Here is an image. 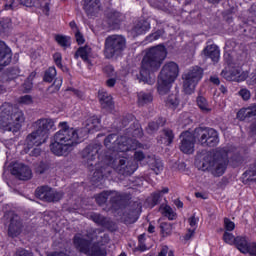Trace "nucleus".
<instances>
[{
  "label": "nucleus",
  "instance_id": "obj_48",
  "mask_svg": "<svg viewBox=\"0 0 256 256\" xmlns=\"http://www.w3.org/2000/svg\"><path fill=\"white\" fill-rule=\"evenodd\" d=\"M235 236L229 232H224L223 234V241L226 242L228 245H235Z\"/></svg>",
  "mask_w": 256,
  "mask_h": 256
},
{
  "label": "nucleus",
  "instance_id": "obj_16",
  "mask_svg": "<svg viewBox=\"0 0 256 256\" xmlns=\"http://www.w3.org/2000/svg\"><path fill=\"white\" fill-rule=\"evenodd\" d=\"M179 76V66L175 62H168L163 67L159 74V77L167 79L168 81L175 82Z\"/></svg>",
  "mask_w": 256,
  "mask_h": 256
},
{
  "label": "nucleus",
  "instance_id": "obj_49",
  "mask_svg": "<svg viewBox=\"0 0 256 256\" xmlns=\"http://www.w3.org/2000/svg\"><path fill=\"white\" fill-rule=\"evenodd\" d=\"M163 215H165V217H168L170 221H173V219H175V212L173 211V208L170 206H165L163 208Z\"/></svg>",
  "mask_w": 256,
  "mask_h": 256
},
{
  "label": "nucleus",
  "instance_id": "obj_15",
  "mask_svg": "<svg viewBox=\"0 0 256 256\" xmlns=\"http://www.w3.org/2000/svg\"><path fill=\"white\" fill-rule=\"evenodd\" d=\"M116 171L120 175H133L137 171V163L133 160H128L126 157L119 158Z\"/></svg>",
  "mask_w": 256,
  "mask_h": 256
},
{
  "label": "nucleus",
  "instance_id": "obj_5",
  "mask_svg": "<svg viewBox=\"0 0 256 256\" xmlns=\"http://www.w3.org/2000/svg\"><path fill=\"white\" fill-rule=\"evenodd\" d=\"M25 123V115L19 108H14L9 103L0 106V127L8 131L17 132Z\"/></svg>",
  "mask_w": 256,
  "mask_h": 256
},
{
  "label": "nucleus",
  "instance_id": "obj_33",
  "mask_svg": "<svg viewBox=\"0 0 256 256\" xmlns=\"http://www.w3.org/2000/svg\"><path fill=\"white\" fill-rule=\"evenodd\" d=\"M90 218L100 227H106V229H109V227H111V219L101 214L93 213L90 215Z\"/></svg>",
  "mask_w": 256,
  "mask_h": 256
},
{
  "label": "nucleus",
  "instance_id": "obj_22",
  "mask_svg": "<svg viewBox=\"0 0 256 256\" xmlns=\"http://www.w3.org/2000/svg\"><path fill=\"white\" fill-rule=\"evenodd\" d=\"M202 55L205 57V59H211L213 63H219L221 51L219 50L218 45L209 44L203 49Z\"/></svg>",
  "mask_w": 256,
  "mask_h": 256
},
{
  "label": "nucleus",
  "instance_id": "obj_28",
  "mask_svg": "<svg viewBox=\"0 0 256 256\" xmlns=\"http://www.w3.org/2000/svg\"><path fill=\"white\" fill-rule=\"evenodd\" d=\"M250 117H256V104H251L247 108H242L237 113V119H239V121H245V119H250Z\"/></svg>",
  "mask_w": 256,
  "mask_h": 256
},
{
  "label": "nucleus",
  "instance_id": "obj_27",
  "mask_svg": "<svg viewBox=\"0 0 256 256\" xmlns=\"http://www.w3.org/2000/svg\"><path fill=\"white\" fill-rule=\"evenodd\" d=\"M100 124L101 120L97 116H92L86 120V126L84 128H80V131H86V133H84V137H87L91 131H97Z\"/></svg>",
  "mask_w": 256,
  "mask_h": 256
},
{
  "label": "nucleus",
  "instance_id": "obj_46",
  "mask_svg": "<svg viewBox=\"0 0 256 256\" xmlns=\"http://www.w3.org/2000/svg\"><path fill=\"white\" fill-rule=\"evenodd\" d=\"M63 195V192H57L52 189L50 192L49 203H56L57 201H61V199H63Z\"/></svg>",
  "mask_w": 256,
  "mask_h": 256
},
{
  "label": "nucleus",
  "instance_id": "obj_7",
  "mask_svg": "<svg viewBox=\"0 0 256 256\" xmlns=\"http://www.w3.org/2000/svg\"><path fill=\"white\" fill-rule=\"evenodd\" d=\"M203 79V68L194 66L182 74L183 91L186 95H191L199 81Z\"/></svg>",
  "mask_w": 256,
  "mask_h": 256
},
{
  "label": "nucleus",
  "instance_id": "obj_47",
  "mask_svg": "<svg viewBox=\"0 0 256 256\" xmlns=\"http://www.w3.org/2000/svg\"><path fill=\"white\" fill-rule=\"evenodd\" d=\"M160 229H161L163 235H171V233L173 231V225H171V223L162 222L160 224Z\"/></svg>",
  "mask_w": 256,
  "mask_h": 256
},
{
  "label": "nucleus",
  "instance_id": "obj_40",
  "mask_svg": "<svg viewBox=\"0 0 256 256\" xmlns=\"http://www.w3.org/2000/svg\"><path fill=\"white\" fill-rule=\"evenodd\" d=\"M150 167L156 175H159L163 171V162L161 159L152 158L150 161Z\"/></svg>",
  "mask_w": 256,
  "mask_h": 256
},
{
  "label": "nucleus",
  "instance_id": "obj_35",
  "mask_svg": "<svg viewBox=\"0 0 256 256\" xmlns=\"http://www.w3.org/2000/svg\"><path fill=\"white\" fill-rule=\"evenodd\" d=\"M137 97V103L139 107H145V105L153 103V94L151 92H139Z\"/></svg>",
  "mask_w": 256,
  "mask_h": 256
},
{
  "label": "nucleus",
  "instance_id": "obj_2",
  "mask_svg": "<svg viewBox=\"0 0 256 256\" xmlns=\"http://www.w3.org/2000/svg\"><path fill=\"white\" fill-rule=\"evenodd\" d=\"M167 58V48L159 44L150 48L144 55L140 68V81L151 83V73L159 71Z\"/></svg>",
  "mask_w": 256,
  "mask_h": 256
},
{
  "label": "nucleus",
  "instance_id": "obj_37",
  "mask_svg": "<svg viewBox=\"0 0 256 256\" xmlns=\"http://www.w3.org/2000/svg\"><path fill=\"white\" fill-rule=\"evenodd\" d=\"M55 77H57V69H55V67H49L44 72L43 81H45V83H52Z\"/></svg>",
  "mask_w": 256,
  "mask_h": 256
},
{
  "label": "nucleus",
  "instance_id": "obj_21",
  "mask_svg": "<svg viewBox=\"0 0 256 256\" xmlns=\"http://www.w3.org/2000/svg\"><path fill=\"white\" fill-rule=\"evenodd\" d=\"M107 175H111V167L107 164H98L91 178L93 185L103 181V178L107 177Z\"/></svg>",
  "mask_w": 256,
  "mask_h": 256
},
{
  "label": "nucleus",
  "instance_id": "obj_56",
  "mask_svg": "<svg viewBox=\"0 0 256 256\" xmlns=\"http://www.w3.org/2000/svg\"><path fill=\"white\" fill-rule=\"evenodd\" d=\"M19 103L30 105V103H33V98L30 95L22 96L19 98Z\"/></svg>",
  "mask_w": 256,
  "mask_h": 256
},
{
  "label": "nucleus",
  "instance_id": "obj_63",
  "mask_svg": "<svg viewBox=\"0 0 256 256\" xmlns=\"http://www.w3.org/2000/svg\"><path fill=\"white\" fill-rule=\"evenodd\" d=\"M31 157H39L41 155V148L39 146H36L31 152H28Z\"/></svg>",
  "mask_w": 256,
  "mask_h": 256
},
{
  "label": "nucleus",
  "instance_id": "obj_8",
  "mask_svg": "<svg viewBox=\"0 0 256 256\" xmlns=\"http://www.w3.org/2000/svg\"><path fill=\"white\" fill-rule=\"evenodd\" d=\"M125 37L121 35H111L105 39L104 56L106 59H113L115 55H121L125 49Z\"/></svg>",
  "mask_w": 256,
  "mask_h": 256
},
{
  "label": "nucleus",
  "instance_id": "obj_6",
  "mask_svg": "<svg viewBox=\"0 0 256 256\" xmlns=\"http://www.w3.org/2000/svg\"><path fill=\"white\" fill-rule=\"evenodd\" d=\"M104 145L110 151L127 153V151H135V149H137V140H133L127 136L110 134L105 138Z\"/></svg>",
  "mask_w": 256,
  "mask_h": 256
},
{
  "label": "nucleus",
  "instance_id": "obj_41",
  "mask_svg": "<svg viewBox=\"0 0 256 256\" xmlns=\"http://www.w3.org/2000/svg\"><path fill=\"white\" fill-rule=\"evenodd\" d=\"M166 105L170 109H177L179 107V98L177 97V94H171L166 99Z\"/></svg>",
  "mask_w": 256,
  "mask_h": 256
},
{
  "label": "nucleus",
  "instance_id": "obj_54",
  "mask_svg": "<svg viewBox=\"0 0 256 256\" xmlns=\"http://www.w3.org/2000/svg\"><path fill=\"white\" fill-rule=\"evenodd\" d=\"M224 227L226 231H233L235 229V223L230 221L229 218H224Z\"/></svg>",
  "mask_w": 256,
  "mask_h": 256
},
{
  "label": "nucleus",
  "instance_id": "obj_12",
  "mask_svg": "<svg viewBox=\"0 0 256 256\" xmlns=\"http://www.w3.org/2000/svg\"><path fill=\"white\" fill-rule=\"evenodd\" d=\"M33 127L47 141L51 131H55V121L51 118H40L33 123Z\"/></svg>",
  "mask_w": 256,
  "mask_h": 256
},
{
  "label": "nucleus",
  "instance_id": "obj_53",
  "mask_svg": "<svg viewBox=\"0 0 256 256\" xmlns=\"http://www.w3.org/2000/svg\"><path fill=\"white\" fill-rule=\"evenodd\" d=\"M104 73L107 74L108 77H116L115 68L112 65H108L104 67Z\"/></svg>",
  "mask_w": 256,
  "mask_h": 256
},
{
  "label": "nucleus",
  "instance_id": "obj_20",
  "mask_svg": "<svg viewBox=\"0 0 256 256\" xmlns=\"http://www.w3.org/2000/svg\"><path fill=\"white\" fill-rule=\"evenodd\" d=\"M83 9L90 17H95L103 9L101 0H84Z\"/></svg>",
  "mask_w": 256,
  "mask_h": 256
},
{
  "label": "nucleus",
  "instance_id": "obj_60",
  "mask_svg": "<svg viewBox=\"0 0 256 256\" xmlns=\"http://www.w3.org/2000/svg\"><path fill=\"white\" fill-rule=\"evenodd\" d=\"M15 256H33V253L23 248H20L16 251Z\"/></svg>",
  "mask_w": 256,
  "mask_h": 256
},
{
  "label": "nucleus",
  "instance_id": "obj_23",
  "mask_svg": "<svg viewBox=\"0 0 256 256\" xmlns=\"http://www.w3.org/2000/svg\"><path fill=\"white\" fill-rule=\"evenodd\" d=\"M141 213V204L134 203L132 208L128 209L123 213V218L126 223H135L139 219Z\"/></svg>",
  "mask_w": 256,
  "mask_h": 256
},
{
  "label": "nucleus",
  "instance_id": "obj_34",
  "mask_svg": "<svg viewBox=\"0 0 256 256\" xmlns=\"http://www.w3.org/2000/svg\"><path fill=\"white\" fill-rule=\"evenodd\" d=\"M107 19H108V24L116 28L121 23V21H123L124 16L120 12L110 11L107 14Z\"/></svg>",
  "mask_w": 256,
  "mask_h": 256
},
{
  "label": "nucleus",
  "instance_id": "obj_32",
  "mask_svg": "<svg viewBox=\"0 0 256 256\" xmlns=\"http://www.w3.org/2000/svg\"><path fill=\"white\" fill-rule=\"evenodd\" d=\"M173 81L167 80V78L158 77V93L159 95H167L168 91H171V85Z\"/></svg>",
  "mask_w": 256,
  "mask_h": 256
},
{
  "label": "nucleus",
  "instance_id": "obj_62",
  "mask_svg": "<svg viewBox=\"0 0 256 256\" xmlns=\"http://www.w3.org/2000/svg\"><path fill=\"white\" fill-rule=\"evenodd\" d=\"M23 89L25 93H29V91L33 89V82H31L30 80H26L23 84Z\"/></svg>",
  "mask_w": 256,
  "mask_h": 256
},
{
  "label": "nucleus",
  "instance_id": "obj_13",
  "mask_svg": "<svg viewBox=\"0 0 256 256\" xmlns=\"http://www.w3.org/2000/svg\"><path fill=\"white\" fill-rule=\"evenodd\" d=\"M131 200V196L129 194L121 193L118 191L110 190V199L109 203L115 211H119V209H123L129 205V201Z\"/></svg>",
  "mask_w": 256,
  "mask_h": 256
},
{
  "label": "nucleus",
  "instance_id": "obj_17",
  "mask_svg": "<svg viewBox=\"0 0 256 256\" xmlns=\"http://www.w3.org/2000/svg\"><path fill=\"white\" fill-rule=\"evenodd\" d=\"M11 174L17 177V179H20V181H29L33 177L31 168L23 163L15 164L11 170Z\"/></svg>",
  "mask_w": 256,
  "mask_h": 256
},
{
  "label": "nucleus",
  "instance_id": "obj_1",
  "mask_svg": "<svg viewBox=\"0 0 256 256\" xmlns=\"http://www.w3.org/2000/svg\"><path fill=\"white\" fill-rule=\"evenodd\" d=\"M58 127L60 130L54 134V142L50 144V150L57 157H67L74 151L75 146L83 141L87 131L70 127L67 122H60Z\"/></svg>",
  "mask_w": 256,
  "mask_h": 256
},
{
  "label": "nucleus",
  "instance_id": "obj_14",
  "mask_svg": "<svg viewBox=\"0 0 256 256\" xmlns=\"http://www.w3.org/2000/svg\"><path fill=\"white\" fill-rule=\"evenodd\" d=\"M180 139V151H182V153L191 154L195 151V141L197 139V137H195V132H183L180 135Z\"/></svg>",
  "mask_w": 256,
  "mask_h": 256
},
{
  "label": "nucleus",
  "instance_id": "obj_51",
  "mask_svg": "<svg viewBox=\"0 0 256 256\" xmlns=\"http://www.w3.org/2000/svg\"><path fill=\"white\" fill-rule=\"evenodd\" d=\"M35 169L36 173H38L39 175H43V173H45V171L49 169V165H47V163L45 162H40L39 164H37Z\"/></svg>",
  "mask_w": 256,
  "mask_h": 256
},
{
  "label": "nucleus",
  "instance_id": "obj_10",
  "mask_svg": "<svg viewBox=\"0 0 256 256\" xmlns=\"http://www.w3.org/2000/svg\"><path fill=\"white\" fill-rule=\"evenodd\" d=\"M99 151H101V144L94 143L86 146L81 152L82 161L90 171L93 169V163H95Z\"/></svg>",
  "mask_w": 256,
  "mask_h": 256
},
{
  "label": "nucleus",
  "instance_id": "obj_3",
  "mask_svg": "<svg viewBox=\"0 0 256 256\" xmlns=\"http://www.w3.org/2000/svg\"><path fill=\"white\" fill-rule=\"evenodd\" d=\"M99 233V229H90L86 235L76 234L73 238L74 247L87 256H107V251L99 246V242L93 243L99 239Z\"/></svg>",
  "mask_w": 256,
  "mask_h": 256
},
{
  "label": "nucleus",
  "instance_id": "obj_29",
  "mask_svg": "<svg viewBox=\"0 0 256 256\" xmlns=\"http://www.w3.org/2000/svg\"><path fill=\"white\" fill-rule=\"evenodd\" d=\"M234 245H236V249H238V251L244 255L249 253V248L251 247V243H249L247 238L243 236H237Z\"/></svg>",
  "mask_w": 256,
  "mask_h": 256
},
{
  "label": "nucleus",
  "instance_id": "obj_52",
  "mask_svg": "<svg viewBox=\"0 0 256 256\" xmlns=\"http://www.w3.org/2000/svg\"><path fill=\"white\" fill-rule=\"evenodd\" d=\"M62 85H63V78L58 77L54 80V83L51 85V88L54 89V91H59Z\"/></svg>",
  "mask_w": 256,
  "mask_h": 256
},
{
  "label": "nucleus",
  "instance_id": "obj_50",
  "mask_svg": "<svg viewBox=\"0 0 256 256\" xmlns=\"http://www.w3.org/2000/svg\"><path fill=\"white\" fill-rule=\"evenodd\" d=\"M53 59H54L55 65H57L60 69H62V71H67V68L63 67V64L61 63L62 61L61 53H55L53 55Z\"/></svg>",
  "mask_w": 256,
  "mask_h": 256
},
{
  "label": "nucleus",
  "instance_id": "obj_57",
  "mask_svg": "<svg viewBox=\"0 0 256 256\" xmlns=\"http://www.w3.org/2000/svg\"><path fill=\"white\" fill-rule=\"evenodd\" d=\"M158 256H175V255H173V251L169 250V247L163 246Z\"/></svg>",
  "mask_w": 256,
  "mask_h": 256
},
{
  "label": "nucleus",
  "instance_id": "obj_19",
  "mask_svg": "<svg viewBox=\"0 0 256 256\" xmlns=\"http://www.w3.org/2000/svg\"><path fill=\"white\" fill-rule=\"evenodd\" d=\"M13 53L7 44L0 40V67H7L11 64Z\"/></svg>",
  "mask_w": 256,
  "mask_h": 256
},
{
  "label": "nucleus",
  "instance_id": "obj_38",
  "mask_svg": "<svg viewBox=\"0 0 256 256\" xmlns=\"http://www.w3.org/2000/svg\"><path fill=\"white\" fill-rule=\"evenodd\" d=\"M163 125H165V119L163 118L150 122L147 127V132L154 133V131H158L159 127H163Z\"/></svg>",
  "mask_w": 256,
  "mask_h": 256
},
{
  "label": "nucleus",
  "instance_id": "obj_64",
  "mask_svg": "<svg viewBox=\"0 0 256 256\" xmlns=\"http://www.w3.org/2000/svg\"><path fill=\"white\" fill-rule=\"evenodd\" d=\"M248 253L251 256H256V243L255 242L250 244V247L248 248Z\"/></svg>",
  "mask_w": 256,
  "mask_h": 256
},
{
  "label": "nucleus",
  "instance_id": "obj_4",
  "mask_svg": "<svg viewBox=\"0 0 256 256\" xmlns=\"http://www.w3.org/2000/svg\"><path fill=\"white\" fill-rule=\"evenodd\" d=\"M229 164V155L225 149H216L208 152L200 162L202 171H211L215 177H221Z\"/></svg>",
  "mask_w": 256,
  "mask_h": 256
},
{
  "label": "nucleus",
  "instance_id": "obj_45",
  "mask_svg": "<svg viewBox=\"0 0 256 256\" xmlns=\"http://www.w3.org/2000/svg\"><path fill=\"white\" fill-rule=\"evenodd\" d=\"M243 33L245 37H249L250 39H256V28L253 26L246 25Z\"/></svg>",
  "mask_w": 256,
  "mask_h": 256
},
{
  "label": "nucleus",
  "instance_id": "obj_42",
  "mask_svg": "<svg viewBox=\"0 0 256 256\" xmlns=\"http://www.w3.org/2000/svg\"><path fill=\"white\" fill-rule=\"evenodd\" d=\"M167 193H169L168 187L163 188L161 191L157 190L156 192H154L152 194L153 205H158L159 201H161V197H163V195H165Z\"/></svg>",
  "mask_w": 256,
  "mask_h": 256
},
{
  "label": "nucleus",
  "instance_id": "obj_55",
  "mask_svg": "<svg viewBox=\"0 0 256 256\" xmlns=\"http://www.w3.org/2000/svg\"><path fill=\"white\" fill-rule=\"evenodd\" d=\"M239 95L242 97L244 101H249V99H251V92L247 89H241L239 91Z\"/></svg>",
  "mask_w": 256,
  "mask_h": 256
},
{
  "label": "nucleus",
  "instance_id": "obj_9",
  "mask_svg": "<svg viewBox=\"0 0 256 256\" xmlns=\"http://www.w3.org/2000/svg\"><path fill=\"white\" fill-rule=\"evenodd\" d=\"M194 135L202 147H217L219 144V134L213 128H196Z\"/></svg>",
  "mask_w": 256,
  "mask_h": 256
},
{
  "label": "nucleus",
  "instance_id": "obj_26",
  "mask_svg": "<svg viewBox=\"0 0 256 256\" xmlns=\"http://www.w3.org/2000/svg\"><path fill=\"white\" fill-rule=\"evenodd\" d=\"M151 29V24L147 20H139L131 29V34L133 37H138V35H143Z\"/></svg>",
  "mask_w": 256,
  "mask_h": 256
},
{
  "label": "nucleus",
  "instance_id": "obj_31",
  "mask_svg": "<svg viewBox=\"0 0 256 256\" xmlns=\"http://www.w3.org/2000/svg\"><path fill=\"white\" fill-rule=\"evenodd\" d=\"M51 187L49 186H41L38 187L35 191V195L37 199H40L41 201H46L49 203L51 200Z\"/></svg>",
  "mask_w": 256,
  "mask_h": 256
},
{
  "label": "nucleus",
  "instance_id": "obj_43",
  "mask_svg": "<svg viewBox=\"0 0 256 256\" xmlns=\"http://www.w3.org/2000/svg\"><path fill=\"white\" fill-rule=\"evenodd\" d=\"M111 197V191H103L100 194L96 195V203L98 205H105L107 203V199H110Z\"/></svg>",
  "mask_w": 256,
  "mask_h": 256
},
{
  "label": "nucleus",
  "instance_id": "obj_59",
  "mask_svg": "<svg viewBox=\"0 0 256 256\" xmlns=\"http://www.w3.org/2000/svg\"><path fill=\"white\" fill-rule=\"evenodd\" d=\"M188 223L192 229L196 230L197 229V223H199V218L192 216L188 219Z\"/></svg>",
  "mask_w": 256,
  "mask_h": 256
},
{
  "label": "nucleus",
  "instance_id": "obj_58",
  "mask_svg": "<svg viewBox=\"0 0 256 256\" xmlns=\"http://www.w3.org/2000/svg\"><path fill=\"white\" fill-rule=\"evenodd\" d=\"M164 135L168 139V145H171L173 143V139L175 137L173 135V130H169V129L164 130Z\"/></svg>",
  "mask_w": 256,
  "mask_h": 256
},
{
  "label": "nucleus",
  "instance_id": "obj_25",
  "mask_svg": "<svg viewBox=\"0 0 256 256\" xmlns=\"http://www.w3.org/2000/svg\"><path fill=\"white\" fill-rule=\"evenodd\" d=\"M98 98L102 109L113 111L115 104L113 103V97L109 93H107L105 90H100L98 92Z\"/></svg>",
  "mask_w": 256,
  "mask_h": 256
},
{
  "label": "nucleus",
  "instance_id": "obj_39",
  "mask_svg": "<svg viewBox=\"0 0 256 256\" xmlns=\"http://www.w3.org/2000/svg\"><path fill=\"white\" fill-rule=\"evenodd\" d=\"M55 41L58 43V45H60V47H63L64 49L71 47V38L69 36L56 35Z\"/></svg>",
  "mask_w": 256,
  "mask_h": 256
},
{
  "label": "nucleus",
  "instance_id": "obj_18",
  "mask_svg": "<svg viewBox=\"0 0 256 256\" xmlns=\"http://www.w3.org/2000/svg\"><path fill=\"white\" fill-rule=\"evenodd\" d=\"M46 142L47 140L34 130L32 133L28 134L26 137L24 151L25 153H28L29 151H31V149H33V147H39Z\"/></svg>",
  "mask_w": 256,
  "mask_h": 256
},
{
  "label": "nucleus",
  "instance_id": "obj_61",
  "mask_svg": "<svg viewBox=\"0 0 256 256\" xmlns=\"http://www.w3.org/2000/svg\"><path fill=\"white\" fill-rule=\"evenodd\" d=\"M75 38H76L78 45H83V43H85V38L83 37V34H81V32L79 30H77V32H75Z\"/></svg>",
  "mask_w": 256,
  "mask_h": 256
},
{
  "label": "nucleus",
  "instance_id": "obj_30",
  "mask_svg": "<svg viewBox=\"0 0 256 256\" xmlns=\"http://www.w3.org/2000/svg\"><path fill=\"white\" fill-rule=\"evenodd\" d=\"M91 47L89 46H84V47H80L74 55L75 59H79V57H81V59L85 62L88 63V65H91V60L89 59V57H91Z\"/></svg>",
  "mask_w": 256,
  "mask_h": 256
},
{
  "label": "nucleus",
  "instance_id": "obj_44",
  "mask_svg": "<svg viewBox=\"0 0 256 256\" xmlns=\"http://www.w3.org/2000/svg\"><path fill=\"white\" fill-rule=\"evenodd\" d=\"M163 35H165V30L159 29V30L153 32L152 34L148 35L146 37V41L148 43H153V41H157L158 39H161V37H163Z\"/></svg>",
  "mask_w": 256,
  "mask_h": 256
},
{
  "label": "nucleus",
  "instance_id": "obj_11",
  "mask_svg": "<svg viewBox=\"0 0 256 256\" xmlns=\"http://www.w3.org/2000/svg\"><path fill=\"white\" fill-rule=\"evenodd\" d=\"M4 217L9 223V237H19V235H21V231H23V221L21 220V217L14 212H7Z\"/></svg>",
  "mask_w": 256,
  "mask_h": 256
},
{
  "label": "nucleus",
  "instance_id": "obj_24",
  "mask_svg": "<svg viewBox=\"0 0 256 256\" xmlns=\"http://www.w3.org/2000/svg\"><path fill=\"white\" fill-rule=\"evenodd\" d=\"M241 68H232L230 71L223 70L221 76L226 79V81H245V76H243Z\"/></svg>",
  "mask_w": 256,
  "mask_h": 256
},
{
  "label": "nucleus",
  "instance_id": "obj_36",
  "mask_svg": "<svg viewBox=\"0 0 256 256\" xmlns=\"http://www.w3.org/2000/svg\"><path fill=\"white\" fill-rule=\"evenodd\" d=\"M196 103L202 113H211V106L205 97L198 96L196 98Z\"/></svg>",
  "mask_w": 256,
  "mask_h": 256
}]
</instances>
